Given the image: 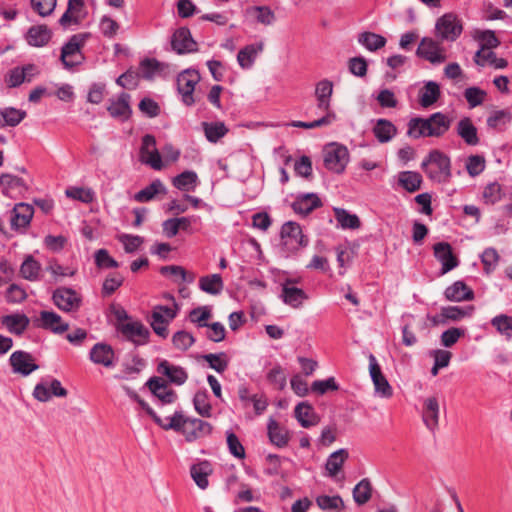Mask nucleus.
<instances>
[{
    "instance_id": "f257e3e1",
    "label": "nucleus",
    "mask_w": 512,
    "mask_h": 512,
    "mask_svg": "<svg viewBox=\"0 0 512 512\" xmlns=\"http://www.w3.org/2000/svg\"><path fill=\"white\" fill-rule=\"evenodd\" d=\"M166 420L167 423L162 425V429L181 433L187 442H194L209 436L213 431V426L209 422L199 418L185 417L181 411H176Z\"/></svg>"
},
{
    "instance_id": "f03ea898",
    "label": "nucleus",
    "mask_w": 512,
    "mask_h": 512,
    "mask_svg": "<svg viewBox=\"0 0 512 512\" xmlns=\"http://www.w3.org/2000/svg\"><path fill=\"white\" fill-rule=\"evenodd\" d=\"M451 127V119L442 112L428 118L415 117L408 122L407 134L415 139L420 137H442Z\"/></svg>"
},
{
    "instance_id": "7ed1b4c3",
    "label": "nucleus",
    "mask_w": 512,
    "mask_h": 512,
    "mask_svg": "<svg viewBox=\"0 0 512 512\" xmlns=\"http://www.w3.org/2000/svg\"><path fill=\"white\" fill-rule=\"evenodd\" d=\"M421 167L437 183H448L452 177L450 157L440 150L430 151Z\"/></svg>"
},
{
    "instance_id": "20e7f679",
    "label": "nucleus",
    "mask_w": 512,
    "mask_h": 512,
    "mask_svg": "<svg viewBox=\"0 0 512 512\" xmlns=\"http://www.w3.org/2000/svg\"><path fill=\"white\" fill-rule=\"evenodd\" d=\"M89 37L90 33H77L72 35L62 46L60 61L66 69L70 70L85 61L86 58L82 53V48L85 46Z\"/></svg>"
},
{
    "instance_id": "39448f33",
    "label": "nucleus",
    "mask_w": 512,
    "mask_h": 512,
    "mask_svg": "<svg viewBox=\"0 0 512 512\" xmlns=\"http://www.w3.org/2000/svg\"><path fill=\"white\" fill-rule=\"evenodd\" d=\"M280 235L282 248L288 253H296L309 243V239L303 234L301 226L294 221L284 223Z\"/></svg>"
},
{
    "instance_id": "423d86ee",
    "label": "nucleus",
    "mask_w": 512,
    "mask_h": 512,
    "mask_svg": "<svg viewBox=\"0 0 512 512\" xmlns=\"http://www.w3.org/2000/svg\"><path fill=\"white\" fill-rule=\"evenodd\" d=\"M178 310V304H175V309L164 305L153 307L148 322L156 335L163 339L168 337V325L176 318Z\"/></svg>"
},
{
    "instance_id": "0eeeda50",
    "label": "nucleus",
    "mask_w": 512,
    "mask_h": 512,
    "mask_svg": "<svg viewBox=\"0 0 512 512\" xmlns=\"http://www.w3.org/2000/svg\"><path fill=\"white\" fill-rule=\"evenodd\" d=\"M52 301L63 312H78L82 305V296L69 287H58L53 291Z\"/></svg>"
},
{
    "instance_id": "6e6552de",
    "label": "nucleus",
    "mask_w": 512,
    "mask_h": 512,
    "mask_svg": "<svg viewBox=\"0 0 512 512\" xmlns=\"http://www.w3.org/2000/svg\"><path fill=\"white\" fill-rule=\"evenodd\" d=\"M200 81V75L197 70L188 68L177 76V90L182 96V102L186 106H192L195 103L194 90L196 84Z\"/></svg>"
},
{
    "instance_id": "1a4fd4ad",
    "label": "nucleus",
    "mask_w": 512,
    "mask_h": 512,
    "mask_svg": "<svg viewBox=\"0 0 512 512\" xmlns=\"http://www.w3.org/2000/svg\"><path fill=\"white\" fill-rule=\"evenodd\" d=\"M115 328L124 339L132 342L136 346L145 345L149 342L150 331L140 321L115 324Z\"/></svg>"
},
{
    "instance_id": "9d476101",
    "label": "nucleus",
    "mask_w": 512,
    "mask_h": 512,
    "mask_svg": "<svg viewBox=\"0 0 512 512\" xmlns=\"http://www.w3.org/2000/svg\"><path fill=\"white\" fill-rule=\"evenodd\" d=\"M435 28L442 39L455 41L462 33L461 20L453 13L442 15L436 22Z\"/></svg>"
},
{
    "instance_id": "9b49d317",
    "label": "nucleus",
    "mask_w": 512,
    "mask_h": 512,
    "mask_svg": "<svg viewBox=\"0 0 512 512\" xmlns=\"http://www.w3.org/2000/svg\"><path fill=\"white\" fill-rule=\"evenodd\" d=\"M349 161L348 149L339 144H332L324 155V166L335 173H342Z\"/></svg>"
},
{
    "instance_id": "f8f14e48",
    "label": "nucleus",
    "mask_w": 512,
    "mask_h": 512,
    "mask_svg": "<svg viewBox=\"0 0 512 512\" xmlns=\"http://www.w3.org/2000/svg\"><path fill=\"white\" fill-rule=\"evenodd\" d=\"M171 47L179 55L198 51V44L192 38L191 32L187 27H180L175 30L171 37Z\"/></svg>"
},
{
    "instance_id": "ddd939ff",
    "label": "nucleus",
    "mask_w": 512,
    "mask_h": 512,
    "mask_svg": "<svg viewBox=\"0 0 512 512\" xmlns=\"http://www.w3.org/2000/svg\"><path fill=\"white\" fill-rule=\"evenodd\" d=\"M475 308L472 305L459 307V306H447L442 307L439 314L434 315L431 321L434 325H444L449 320L459 321L465 317H469L473 314Z\"/></svg>"
},
{
    "instance_id": "4468645a",
    "label": "nucleus",
    "mask_w": 512,
    "mask_h": 512,
    "mask_svg": "<svg viewBox=\"0 0 512 512\" xmlns=\"http://www.w3.org/2000/svg\"><path fill=\"white\" fill-rule=\"evenodd\" d=\"M416 55L429 61L432 64H440L446 60L443 49L432 38L424 37L417 50Z\"/></svg>"
},
{
    "instance_id": "2eb2a0df",
    "label": "nucleus",
    "mask_w": 512,
    "mask_h": 512,
    "mask_svg": "<svg viewBox=\"0 0 512 512\" xmlns=\"http://www.w3.org/2000/svg\"><path fill=\"white\" fill-rule=\"evenodd\" d=\"M369 372L376 393L385 398L391 397L393 395V389L386 377L383 375L381 367L373 354H370L369 356Z\"/></svg>"
},
{
    "instance_id": "dca6fc26",
    "label": "nucleus",
    "mask_w": 512,
    "mask_h": 512,
    "mask_svg": "<svg viewBox=\"0 0 512 512\" xmlns=\"http://www.w3.org/2000/svg\"><path fill=\"white\" fill-rule=\"evenodd\" d=\"M130 100L131 96L125 92L120 93L117 99H110L107 107L109 115L121 122L129 120L132 115Z\"/></svg>"
},
{
    "instance_id": "f3484780",
    "label": "nucleus",
    "mask_w": 512,
    "mask_h": 512,
    "mask_svg": "<svg viewBox=\"0 0 512 512\" xmlns=\"http://www.w3.org/2000/svg\"><path fill=\"white\" fill-rule=\"evenodd\" d=\"M298 282L299 279L288 278L282 284L281 298L285 304L293 308L300 307L303 301L308 299L303 289L294 286Z\"/></svg>"
},
{
    "instance_id": "a211bd4d",
    "label": "nucleus",
    "mask_w": 512,
    "mask_h": 512,
    "mask_svg": "<svg viewBox=\"0 0 512 512\" xmlns=\"http://www.w3.org/2000/svg\"><path fill=\"white\" fill-rule=\"evenodd\" d=\"M434 256L441 263V274H446L459 265L458 258L453 254L448 242H438L433 246Z\"/></svg>"
},
{
    "instance_id": "6ab92c4d",
    "label": "nucleus",
    "mask_w": 512,
    "mask_h": 512,
    "mask_svg": "<svg viewBox=\"0 0 512 512\" xmlns=\"http://www.w3.org/2000/svg\"><path fill=\"white\" fill-rule=\"evenodd\" d=\"M9 362L13 371L23 376H28L39 368V366L34 363L33 356L29 352L22 350L14 351L10 355Z\"/></svg>"
},
{
    "instance_id": "aec40b11",
    "label": "nucleus",
    "mask_w": 512,
    "mask_h": 512,
    "mask_svg": "<svg viewBox=\"0 0 512 512\" xmlns=\"http://www.w3.org/2000/svg\"><path fill=\"white\" fill-rule=\"evenodd\" d=\"M322 205L323 203L316 193H303L296 196L291 207L296 214L307 216Z\"/></svg>"
},
{
    "instance_id": "412c9836",
    "label": "nucleus",
    "mask_w": 512,
    "mask_h": 512,
    "mask_svg": "<svg viewBox=\"0 0 512 512\" xmlns=\"http://www.w3.org/2000/svg\"><path fill=\"white\" fill-rule=\"evenodd\" d=\"M34 215V208L27 203H18L11 211V228L15 231L27 228Z\"/></svg>"
},
{
    "instance_id": "4be33fe9",
    "label": "nucleus",
    "mask_w": 512,
    "mask_h": 512,
    "mask_svg": "<svg viewBox=\"0 0 512 512\" xmlns=\"http://www.w3.org/2000/svg\"><path fill=\"white\" fill-rule=\"evenodd\" d=\"M145 385L162 405L174 403L177 399L176 392L173 389H168L167 383L160 377H151Z\"/></svg>"
},
{
    "instance_id": "5701e85b",
    "label": "nucleus",
    "mask_w": 512,
    "mask_h": 512,
    "mask_svg": "<svg viewBox=\"0 0 512 512\" xmlns=\"http://www.w3.org/2000/svg\"><path fill=\"white\" fill-rule=\"evenodd\" d=\"M68 391L62 387L58 379H52L50 386L44 383H38L33 391V396L40 402H47L52 396L66 397Z\"/></svg>"
},
{
    "instance_id": "b1692460",
    "label": "nucleus",
    "mask_w": 512,
    "mask_h": 512,
    "mask_svg": "<svg viewBox=\"0 0 512 512\" xmlns=\"http://www.w3.org/2000/svg\"><path fill=\"white\" fill-rule=\"evenodd\" d=\"M333 94V83L328 79H323L316 84L315 96L317 107L325 114L335 113L331 109V97Z\"/></svg>"
},
{
    "instance_id": "393cba45",
    "label": "nucleus",
    "mask_w": 512,
    "mask_h": 512,
    "mask_svg": "<svg viewBox=\"0 0 512 512\" xmlns=\"http://www.w3.org/2000/svg\"><path fill=\"white\" fill-rule=\"evenodd\" d=\"M89 358L93 363L109 368L114 366L115 352L110 345L99 342L91 348Z\"/></svg>"
},
{
    "instance_id": "a878e982",
    "label": "nucleus",
    "mask_w": 512,
    "mask_h": 512,
    "mask_svg": "<svg viewBox=\"0 0 512 512\" xmlns=\"http://www.w3.org/2000/svg\"><path fill=\"white\" fill-rule=\"evenodd\" d=\"M39 326L54 334H62L69 328V324L63 322L61 316L54 311H41Z\"/></svg>"
},
{
    "instance_id": "bb28decb",
    "label": "nucleus",
    "mask_w": 512,
    "mask_h": 512,
    "mask_svg": "<svg viewBox=\"0 0 512 512\" xmlns=\"http://www.w3.org/2000/svg\"><path fill=\"white\" fill-rule=\"evenodd\" d=\"M52 32L47 25H33L25 34V40L30 46L43 47L49 43Z\"/></svg>"
},
{
    "instance_id": "cd10ccee",
    "label": "nucleus",
    "mask_w": 512,
    "mask_h": 512,
    "mask_svg": "<svg viewBox=\"0 0 512 512\" xmlns=\"http://www.w3.org/2000/svg\"><path fill=\"white\" fill-rule=\"evenodd\" d=\"M444 295L447 300L455 302L470 301L475 297L474 291L461 280L448 286L444 291Z\"/></svg>"
},
{
    "instance_id": "c85d7f7f",
    "label": "nucleus",
    "mask_w": 512,
    "mask_h": 512,
    "mask_svg": "<svg viewBox=\"0 0 512 512\" xmlns=\"http://www.w3.org/2000/svg\"><path fill=\"white\" fill-rule=\"evenodd\" d=\"M267 435L270 442L278 448L286 447L290 440L289 431L272 417L267 423Z\"/></svg>"
},
{
    "instance_id": "c756f323",
    "label": "nucleus",
    "mask_w": 512,
    "mask_h": 512,
    "mask_svg": "<svg viewBox=\"0 0 512 512\" xmlns=\"http://www.w3.org/2000/svg\"><path fill=\"white\" fill-rule=\"evenodd\" d=\"M157 372L165 375L171 383L176 385H182L188 379V373L183 367L172 365L167 360H162L158 364Z\"/></svg>"
},
{
    "instance_id": "7c9ffc66",
    "label": "nucleus",
    "mask_w": 512,
    "mask_h": 512,
    "mask_svg": "<svg viewBox=\"0 0 512 512\" xmlns=\"http://www.w3.org/2000/svg\"><path fill=\"white\" fill-rule=\"evenodd\" d=\"M457 135L469 146L479 144L478 130L471 118L463 117L456 126Z\"/></svg>"
},
{
    "instance_id": "2f4dec72",
    "label": "nucleus",
    "mask_w": 512,
    "mask_h": 512,
    "mask_svg": "<svg viewBox=\"0 0 512 512\" xmlns=\"http://www.w3.org/2000/svg\"><path fill=\"white\" fill-rule=\"evenodd\" d=\"M0 187L3 194L9 197H14L27 190V185L22 178L8 173L0 176Z\"/></svg>"
},
{
    "instance_id": "473e14b6",
    "label": "nucleus",
    "mask_w": 512,
    "mask_h": 512,
    "mask_svg": "<svg viewBox=\"0 0 512 512\" xmlns=\"http://www.w3.org/2000/svg\"><path fill=\"white\" fill-rule=\"evenodd\" d=\"M294 415L303 428L317 425L320 420L313 406L308 402H300L294 409Z\"/></svg>"
},
{
    "instance_id": "72a5a7b5",
    "label": "nucleus",
    "mask_w": 512,
    "mask_h": 512,
    "mask_svg": "<svg viewBox=\"0 0 512 512\" xmlns=\"http://www.w3.org/2000/svg\"><path fill=\"white\" fill-rule=\"evenodd\" d=\"M422 419L426 427L435 431L439 422V403L436 397H429L424 401Z\"/></svg>"
},
{
    "instance_id": "f704fd0d",
    "label": "nucleus",
    "mask_w": 512,
    "mask_h": 512,
    "mask_svg": "<svg viewBox=\"0 0 512 512\" xmlns=\"http://www.w3.org/2000/svg\"><path fill=\"white\" fill-rule=\"evenodd\" d=\"M1 323L10 333L22 335L28 328L30 320L27 315L23 313H14L3 316Z\"/></svg>"
},
{
    "instance_id": "c9c22d12",
    "label": "nucleus",
    "mask_w": 512,
    "mask_h": 512,
    "mask_svg": "<svg viewBox=\"0 0 512 512\" xmlns=\"http://www.w3.org/2000/svg\"><path fill=\"white\" fill-rule=\"evenodd\" d=\"M213 469L209 461L204 460L193 464L190 468V474L196 485L204 490L208 487V476L211 475Z\"/></svg>"
},
{
    "instance_id": "e433bc0d",
    "label": "nucleus",
    "mask_w": 512,
    "mask_h": 512,
    "mask_svg": "<svg viewBox=\"0 0 512 512\" xmlns=\"http://www.w3.org/2000/svg\"><path fill=\"white\" fill-rule=\"evenodd\" d=\"M264 48V44L262 42L249 44L239 50L237 54V61L241 68L248 69L250 68L258 53L262 52Z\"/></svg>"
},
{
    "instance_id": "4c0bfd02",
    "label": "nucleus",
    "mask_w": 512,
    "mask_h": 512,
    "mask_svg": "<svg viewBox=\"0 0 512 512\" xmlns=\"http://www.w3.org/2000/svg\"><path fill=\"white\" fill-rule=\"evenodd\" d=\"M27 116L26 111L14 107H5L0 110V127H15Z\"/></svg>"
},
{
    "instance_id": "58836bf2",
    "label": "nucleus",
    "mask_w": 512,
    "mask_h": 512,
    "mask_svg": "<svg viewBox=\"0 0 512 512\" xmlns=\"http://www.w3.org/2000/svg\"><path fill=\"white\" fill-rule=\"evenodd\" d=\"M422 182L421 174L416 171H402L398 175V184L410 193L418 191Z\"/></svg>"
},
{
    "instance_id": "ea45409f",
    "label": "nucleus",
    "mask_w": 512,
    "mask_h": 512,
    "mask_svg": "<svg viewBox=\"0 0 512 512\" xmlns=\"http://www.w3.org/2000/svg\"><path fill=\"white\" fill-rule=\"evenodd\" d=\"M373 133L380 143H386L396 135L397 128L387 119H378L373 127Z\"/></svg>"
},
{
    "instance_id": "a19ab883",
    "label": "nucleus",
    "mask_w": 512,
    "mask_h": 512,
    "mask_svg": "<svg viewBox=\"0 0 512 512\" xmlns=\"http://www.w3.org/2000/svg\"><path fill=\"white\" fill-rule=\"evenodd\" d=\"M440 87L434 81L427 82L419 92V102L423 108H428L438 101L440 97Z\"/></svg>"
},
{
    "instance_id": "79ce46f5",
    "label": "nucleus",
    "mask_w": 512,
    "mask_h": 512,
    "mask_svg": "<svg viewBox=\"0 0 512 512\" xmlns=\"http://www.w3.org/2000/svg\"><path fill=\"white\" fill-rule=\"evenodd\" d=\"M348 451L346 449H339L333 452L327 459L325 468L328 476L335 477L342 469L344 462L348 459Z\"/></svg>"
},
{
    "instance_id": "37998d69",
    "label": "nucleus",
    "mask_w": 512,
    "mask_h": 512,
    "mask_svg": "<svg viewBox=\"0 0 512 512\" xmlns=\"http://www.w3.org/2000/svg\"><path fill=\"white\" fill-rule=\"evenodd\" d=\"M358 42L367 50L374 52L383 48L386 45L387 40L380 34L365 31L358 35Z\"/></svg>"
},
{
    "instance_id": "c03bdc74",
    "label": "nucleus",
    "mask_w": 512,
    "mask_h": 512,
    "mask_svg": "<svg viewBox=\"0 0 512 512\" xmlns=\"http://www.w3.org/2000/svg\"><path fill=\"white\" fill-rule=\"evenodd\" d=\"M223 287L224 283L220 274L206 275L199 279V288L205 293L218 295Z\"/></svg>"
},
{
    "instance_id": "a18cd8bd",
    "label": "nucleus",
    "mask_w": 512,
    "mask_h": 512,
    "mask_svg": "<svg viewBox=\"0 0 512 512\" xmlns=\"http://www.w3.org/2000/svg\"><path fill=\"white\" fill-rule=\"evenodd\" d=\"M165 193H166L165 186L159 179H156V180L152 181L148 186H146L145 188L138 191L135 194L134 199L137 202L144 203V202H148V201L152 200L157 194H165Z\"/></svg>"
},
{
    "instance_id": "49530a36",
    "label": "nucleus",
    "mask_w": 512,
    "mask_h": 512,
    "mask_svg": "<svg viewBox=\"0 0 512 512\" xmlns=\"http://www.w3.org/2000/svg\"><path fill=\"white\" fill-rule=\"evenodd\" d=\"M335 219L342 229H358L361 226V221L356 214H351L343 208H334Z\"/></svg>"
},
{
    "instance_id": "de8ad7c7",
    "label": "nucleus",
    "mask_w": 512,
    "mask_h": 512,
    "mask_svg": "<svg viewBox=\"0 0 512 512\" xmlns=\"http://www.w3.org/2000/svg\"><path fill=\"white\" fill-rule=\"evenodd\" d=\"M27 70H36V65L27 64L22 67H15L11 69L5 79L8 87L15 88L24 82H30V78H25V71Z\"/></svg>"
},
{
    "instance_id": "09e8293b",
    "label": "nucleus",
    "mask_w": 512,
    "mask_h": 512,
    "mask_svg": "<svg viewBox=\"0 0 512 512\" xmlns=\"http://www.w3.org/2000/svg\"><path fill=\"white\" fill-rule=\"evenodd\" d=\"M206 139L211 143H217L228 133V128L223 122H202Z\"/></svg>"
},
{
    "instance_id": "8fccbe9b",
    "label": "nucleus",
    "mask_w": 512,
    "mask_h": 512,
    "mask_svg": "<svg viewBox=\"0 0 512 512\" xmlns=\"http://www.w3.org/2000/svg\"><path fill=\"white\" fill-rule=\"evenodd\" d=\"M197 182L198 176L196 172L191 170H186L178 174L172 180L173 186L181 191L194 190L195 186L197 185Z\"/></svg>"
},
{
    "instance_id": "3c124183",
    "label": "nucleus",
    "mask_w": 512,
    "mask_h": 512,
    "mask_svg": "<svg viewBox=\"0 0 512 512\" xmlns=\"http://www.w3.org/2000/svg\"><path fill=\"white\" fill-rule=\"evenodd\" d=\"M193 405L200 416L206 418L212 416V406L209 402V394L207 390H199L195 393L193 397Z\"/></svg>"
},
{
    "instance_id": "603ef678",
    "label": "nucleus",
    "mask_w": 512,
    "mask_h": 512,
    "mask_svg": "<svg viewBox=\"0 0 512 512\" xmlns=\"http://www.w3.org/2000/svg\"><path fill=\"white\" fill-rule=\"evenodd\" d=\"M490 323L507 341L512 340V316L499 314L493 317Z\"/></svg>"
},
{
    "instance_id": "864d4df0",
    "label": "nucleus",
    "mask_w": 512,
    "mask_h": 512,
    "mask_svg": "<svg viewBox=\"0 0 512 512\" xmlns=\"http://www.w3.org/2000/svg\"><path fill=\"white\" fill-rule=\"evenodd\" d=\"M41 270L40 263L31 255H28L20 267V274L24 279L35 281Z\"/></svg>"
},
{
    "instance_id": "5fc2aeb1",
    "label": "nucleus",
    "mask_w": 512,
    "mask_h": 512,
    "mask_svg": "<svg viewBox=\"0 0 512 512\" xmlns=\"http://www.w3.org/2000/svg\"><path fill=\"white\" fill-rule=\"evenodd\" d=\"M372 496V485L368 478L362 479L353 489V498L356 504H366Z\"/></svg>"
},
{
    "instance_id": "6e6d98bb",
    "label": "nucleus",
    "mask_w": 512,
    "mask_h": 512,
    "mask_svg": "<svg viewBox=\"0 0 512 512\" xmlns=\"http://www.w3.org/2000/svg\"><path fill=\"white\" fill-rule=\"evenodd\" d=\"M474 38L480 41L481 50L497 48L500 40L492 30H476Z\"/></svg>"
},
{
    "instance_id": "4d7b16f0",
    "label": "nucleus",
    "mask_w": 512,
    "mask_h": 512,
    "mask_svg": "<svg viewBox=\"0 0 512 512\" xmlns=\"http://www.w3.org/2000/svg\"><path fill=\"white\" fill-rule=\"evenodd\" d=\"M202 358L218 373H223L228 368L229 361L225 352L205 354Z\"/></svg>"
},
{
    "instance_id": "13d9d810",
    "label": "nucleus",
    "mask_w": 512,
    "mask_h": 512,
    "mask_svg": "<svg viewBox=\"0 0 512 512\" xmlns=\"http://www.w3.org/2000/svg\"><path fill=\"white\" fill-rule=\"evenodd\" d=\"M499 260L500 256L495 248H486L481 254V262L483 264V269L485 273H492L496 269Z\"/></svg>"
},
{
    "instance_id": "bf43d9fd",
    "label": "nucleus",
    "mask_w": 512,
    "mask_h": 512,
    "mask_svg": "<svg viewBox=\"0 0 512 512\" xmlns=\"http://www.w3.org/2000/svg\"><path fill=\"white\" fill-rule=\"evenodd\" d=\"M503 197L502 186L498 182L489 183L483 190L485 204L494 205Z\"/></svg>"
},
{
    "instance_id": "052dcab7",
    "label": "nucleus",
    "mask_w": 512,
    "mask_h": 512,
    "mask_svg": "<svg viewBox=\"0 0 512 512\" xmlns=\"http://www.w3.org/2000/svg\"><path fill=\"white\" fill-rule=\"evenodd\" d=\"M248 11L255 13L257 22L263 25H271L276 20L275 13L268 6H254Z\"/></svg>"
},
{
    "instance_id": "680f3d73",
    "label": "nucleus",
    "mask_w": 512,
    "mask_h": 512,
    "mask_svg": "<svg viewBox=\"0 0 512 512\" xmlns=\"http://www.w3.org/2000/svg\"><path fill=\"white\" fill-rule=\"evenodd\" d=\"M267 381L277 390H283L286 386V375L280 365L274 366L266 375Z\"/></svg>"
},
{
    "instance_id": "e2e57ef3",
    "label": "nucleus",
    "mask_w": 512,
    "mask_h": 512,
    "mask_svg": "<svg viewBox=\"0 0 512 512\" xmlns=\"http://www.w3.org/2000/svg\"><path fill=\"white\" fill-rule=\"evenodd\" d=\"M124 278L119 273L109 274L102 285V295L104 297L111 296L120 286H122Z\"/></svg>"
},
{
    "instance_id": "0e129e2a",
    "label": "nucleus",
    "mask_w": 512,
    "mask_h": 512,
    "mask_svg": "<svg viewBox=\"0 0 512 512\" xmlns=\"http://www.w3.org/2000/svg\"><path fill=\"white\" fill-rule=\"evenodd\" d=\"M172 343L175 348L186 351L195 343V338L191 333L181 330L172 336Z\"/></svg>"
},
{
    "instance_id": "69168bd1",
    "label": "nucleus",
    "mask_w": 512,
    "mask_h": 512,
    "mask_svg": "<svg viewBox=\"0 0 512 512\" xmlns=\"http://www.w3.org/2000/svg\"><path fill=\"white\" fill-rule=\"evenodd\" d=\"M211 318V311L208 307H197L190 311L189 320L198 327H207V320Z\"/></svg>"
},
{
    "instance_id": "338daca9",
    "label": "nucleus",
    "mask_w": 512,
    "mask_h": 512,
    "mask_svg": "<svg viewBox=\"0 0 512 512\" xmlns=\"http://www.w3.org/2000/svg\"><path fill=\"white\" fill-rule=\"evenodd\" d=\"M95 264L100 269L118 268L119 263L110 256L106 249H99L94 255Z\"/></svg>"
},
{
    "instance_id": "774afa93",
    "label": "nucleus",
    "mask_w": 512,
    "mask_h": 512,
    "mask_svg": "<svg viewBox=\"0 0 512 512\" xmlns=\"http://www.w3.org/2000/svg\"><path fill=\"white\" fill-rule=\"evenodd\" d=\"M465 167L471 177L478 176L485 169V158L481 155H471L467 158Z\"/></svg>"
}]
</instances>
